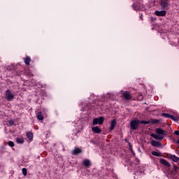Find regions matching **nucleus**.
<instances>
[{"mask_svg": "<svg viewBox=\"0 0 179 179\" xmlns=\"http://www.w3.org/2000/svg\"><path fill=\"white\" fill-rule=\"evenodd\" d=\"M174 134H175V135H177V136H178L179 135V131H174Z\"/></svg>", "mask_w": 179, "mask_h": 179, "instance_id": "29", "label": "nucleus"}, {"mask_svg": "<svg viewBox=\"0 0 179 179\" xmlns=\"http://www.w3.org/2000/svg\"><path fill=\"white\" fill-rule=\"evenodd\" d=\"M137 99L139 100V101H142L143 100V95L140 94L137 96Z\"/></svg>", "mask_w": 179, "mask_h": 179, "instance_id": "25", "label": "nucleus"}, {"mask_svg": "<svg viewBox=\"0 0 179 179\" xmlns=\"http://www.w3.org/2000/svg\"><path fill=\"white\" fill-rule=\"evenodd\" d=\"M36 117L39 121H43L44 120V117L43 116V114L41 113V112L37 113Z\"/></svg>", "mask_w": 179, "mask_h": 179, "instance_id": "14", "label": "nucleus"}, {"mask_svg": "<svg viewBox=\"0 0 179 179\" xmlns=\"http://www.w3.org/2000/svg\"><path fill=\"white\" fill-rule=\"evenodd\" d=\"M83 164V166H85V167H90L91 166L90 160L89 159H85Z\"/></svg>", "mask_w": 179, "mask_h": 179, "instance_id": "15", "label": "nucleus"}, {"mask_svg": "<svg viewBox=\"0 0 179 179\" xmlns=\"http://www.w3.org/2000/svg\"><path fill=\"white\" fill-rule=\"evenodd\" d=\"M169 159H171V160H173V162H175V163H177L179 162V157L174 155H170Z\"/></svg>", "mask_w": 179, "mask_h": 179, "instance_id": "9", "label": "nucleus"}, {"mask_svg": "<svg viewBox=\"0 0 179 179\" xmlns=\"http://www.w3.org/2000/svg\"><path fill=\"white\" fill-rule=\"evenodd\" d=\"M166 13V10H156L155 12V15H156V16H164Z\"/></svg>", "mask_w": 179, "mask_h": 179, "instance_id": "8", "label": "nucleus"}, {"mask_svg": "<svg viewBox=\"0 0 179 179\" xmlns=\"http://www.w3.org/2000/svg\"><path fill=\"white\" fill-rule=\"evenodd\" d=\"M140 124H144L145 125H148V124H150V121L142 120L140 122Z\"/></svg>", "mask_w": 179, "mask_h": 179, "instance_id": "23", "label": "nucleus"}, {"mask_svg": "<svg viewBox=\"0 0 179 179\" xmlns=\"http://www.w3.org/2000/svg\"><path fill=\"white\" fill-rule=\"evenodd\" d=\"M156 134H151L150 136L154 138V139L162 141V139H164V136L167 135V131L162 128H157L156 129Z\"/></svg>", "mask_w": 179, "mask_h": 179, "instance_id": "1", "label": "nucleus"}, {"mask_svg": "<svg viewBox=\"0 0 179 179\" xmlns=\"http://www.w3.org/2000/svg\"><path fill=\"white\" fill-rule=\"evenodd\" d=\"M8 146H10V148H13L15 146V143H13V141H9L8 143Z\"/></svg>", "mask_w": 179, "mask_h": 179, "instance_id": "26", "label": "nucleus"}, {"mask_svg": "<svg viewBox=\"0 0 179 179\" xmlns=\"http://www.w3.org/2000/svg\"><path fill=\"white\" fill-rule=\"evenodd\" d=\"M153 156H157V157H162V152H157L156 151L152 152Z\"/></svg>", "mask_w": 179, "mask_h": 179, "instance_id": "18", "label": "nucleus"}, {"mask_svg": "<svg viewBox=\"0 0 179 179\" xmlns=\"http://www.w3.org/2000/svg\"><path fill=\"white\" fill-rule=\"evenodd\" d=\"M6 99L7 101H12L15 99V94H12L10 90H7L6 91Z\"/></svg>", "mask_w": 179, "mask_h": 179, "instance_id": "2", "label": "nucleus"}, {"mask_svg": "<svg viewBox=\"0 0 179 179\" xmlns=\"http://www.w3.org/2000/svg\"><path fill=\"white\" fill-rule=\"evenodd\" d=\"M139 120H131V122H130V128L131 129H132L133 131H135L136 129H138V128H139Z\"/></svg>", "mask_w": 179, "mask_h": 179, "instance_id": "3", "label": "nucleus"}, {"mask_svg": "<svg viewBox=\"0 0 179 179\" xmlns=\"http://www.w3.org/2000/svg\"><path fill=\"white\" fill-rule=\"evenodd\" d=\"M159 163H161V164H164L166 167H171V164L164 159H159Z\"/></svg>", "mask_w": 179, "mask_h": 179, "instance_id": "6", "label": "nucleus"}, {"mask_svg": "<svg viewBox=\"0 0 179 179\" xmlns=\"http://www.w3.org/2000/svg\"><path fill=\"white\" fill-rule=\"evenodd\" d=\"M22 174L23 176H27V169L26 168L22 169Z\"/></svg>", "mask_w": 179, "mask_h": 179, "instance_id": "24", "label": "nucleus"}, {"mask_svg": "<svg viewBox=\"0 0 179 179\" xmlns=\"http://www.w3.org/2000/svg\"><path fill=\"white\" fill-rule=\"evenodd\" d=\"M115 125H117V121H115V120H113L110 122V131H113L114 128H115Z\"/></svg>", "mask_w": 179, "mask_h": 179, "instance_id": "13", "label": "nucleus"}, {"mask_svg": "<svg viewBox=\"0 0 179 179\" xmlns=\"http://www.w3.org/2000/svg\"><path fill=\"white\" fill-rule=\"evenodd\" d=\"M92 131L94 134H101V129L97 126L92 127Z\"/></svg>", "mask_w": 179, "mask_h": 179, "instance_id": "7", "label": "nucleus"}, {"mask_svg": "<svg viewBox=\"0 0 179 179\" xmlns=\"http://www.w3.org/2000/svg\"><path fill=\"white\" fill-rule=\"evenodd\" d=\"M160 5L162 9H166L170 6V3H169V0H161Z\"/></svg>", "mask_w": 179, "mask_h": 179, "instance_id": "5", "label": "nucleus"}, {"mask_svg": "<svg viewBox=\"0 0 179 179\" xmlns=\"http://www.w3.org/2000/svg\"><path fill=\"white\" fill-rule=\"evenodd\" d=\"M171 115L169 114V113H162V117H164V118H170Z\"/></svg>", "mask_w": 179, "mask_h": 179, "instance_id": "21", "label": "nucleus"}, {"mask_svg": "<svg viewBox=\"0 0 179 179\" xmlns=\"http://www.w3.org/2000/svg\"><path fill=\"white\" fill-rule=\"evenodd\" d=\"M169 118H171V120H173V121H179V117L177 116L171 115V117Z\"/></svg>", "mask_w": 179, "mask_h": 179, "instance_id": "20", "label": "nucleus"}, {"mask_svg": "<svg viewBox=\"0 0 179 179\" xmlns=\"http://www.w3.org/2000/svg\"><path fill=\"white\" fill-rule=\"evenodd\" d=\"M99 124V118H94L92 122V125H97Z\"/></svg>", "mask_w": 179, "mask_h": 179, "instance_id": "22", "label": "nucleus"}, {"mask_svg": "<svg viewBox=\"0 0 179 179\" xmlns=\"http://www.w3.org/2000/svg\"><path fill=\"white\" fill-rule=\"evenodd\" d=\"M25 65H27V66H30V62H31V58L30 57L27 56L25 59H24Z\"/></svg>", "mask_w": 179, "mask_h": 179, "instance_id": "10", "label": "nucleus"}, {"mask_svg": "<svg viewBox=\"0 0 179 179\" xmlns=\"http://www.w3.org/2000/svg\"><path fill=\"white\" fill-rule=\"evenodd\" d=\"M122 97L124 100H131L132 99V95L131 94V92L125 91L122 93Z\"/></svg>", "mask_w": 179, "mask_h": 179, "instance_id": "4", "label": "nucleus"}, {"mask_svg": "<svg viewBox=\"0 0 179 179\" xmlns=\"http://www.w3.org/2000/svg\"><path fill=\"white\" fill-rule=\"evenodd\" d=\"M27 137L29 141H33V133L30 131L27 132Z\"/></svg>", "mask_w": 179, "mask_h": 179, "instance_id": "17", "label": "nucleus"}, {"mask_svg": "<svg viewBox=\"0 0 179 179\" xmlns=\"http://www.w3.org/2000/svg\"><path fill=\"white\" fill-rule=\"evenodd\" d=\"M16 142L17 143H24V138L23 137H17L16 138Z\"/></svg>", "mask_w": 179, "mask_h": 179, "instance_id": "16", "label": "nucleus"}, {"mask_svg": "<svg viewBox=\"0 0 179 179\" xmlns=\"http://www.w3.org/2000/svg\"><path fill=\"white\" fill-rule=\"evenodd\" d=\"M82 152V149L79 148H76L73 152H72V155H79L80 154V152Z\"/></svg>", "mask_w": 179, "mask_h": 179, "instance_id": "12", "label": "nucleus"}, {"mask_svg": "<svg viewBox=\"0 0 179 179\" xmlns=\"http://www.w3.org/2000/svg\"><path fill=\"white\" fill-rule=\"evenodd\" d=\"M152 124H157L159 122V120H154L151 122Z\"/></svg>", "mask_w": 179, "mask_h": 179, "instance_id": "27", "label": "nucleus"}, {"mask_svg": "<svg viewBox=\"0 0 179 179\" xmlns=\"http://www.w3.org/2000/svg\"><path fill=\"white\" fill-rule=\"evenodd\" d=\"M152 146H154L155 148H159V146H162V143L153 140L151 141Z\"/></svg>", "mask_w": 179, "mask_h": 179, "instance_id": "11", "label": "nucleus"}, {"mask_svg": "<svg viewBox=\"0 0 179 179\" xmlns=\"http://www.w3.org/2000/svg\"><path fill=\"white\" fill-rule=\"evenodd\" d=\"M173 169L175 171H177V170H178V167L177 166L174 165Z\"/></svg>", "mask_w": 179, "mask_h": 179, "instance_id": "28", "label": "nucleus"}, {"mask_svg": "<svg viewBox=\"0 0 179 179\" xmlns=\"http://www.w3.org/2000/svg\"><path fill=\"white\" fill-rule=\"evenodd\" d=\"M103 122H104V117H99L98 118V123L99 125H101L103 124Z\"/></svg>", "mask_w": 179, "mask_h": 179, "instance_id": "19", "label": "nucleus"}]
</instances>
